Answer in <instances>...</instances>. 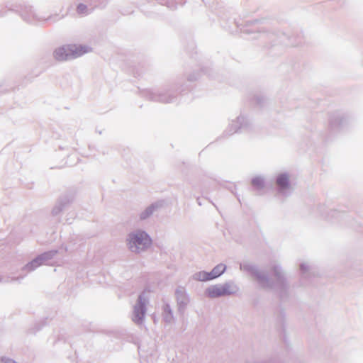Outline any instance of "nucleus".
Listing matches in <instances>:
<instances>
[{
	"label": "nucleus",
	"instance_id": "9d476101",
	"mask_svg": "<svg viewBox=\"0 0 363 363\" xmlns=\"http://www.w3.org/2000/svg\"><path fill=\"white\" fill-rule=\"evenodd\" d=\"M146 218V216H142V218Z\"/></svg>",
	"mask_w": 363,
	"mask_h": 363
},
{
	"label": "nucleus",
	"instance_id": "423d86ee",
	"mask_svg": "<svg viewBox=\"0 0 363 363\" xmlns=\"http://www.w3.org/2000/svg\"><path fill=\"white\" fill-rule=\"evenodd\" d=\"M277 184L281 188H286L289 185V177L286 174H280L277 179Z\"/></svg>",
	"mask_w": 363,
	"mask_h": 363
},
{
	"label": "nucleus",
	"instance_id": "f257e3e1",
	"mask_svg": "<svg viewBox=\"0 0 363 363\" xmlns=\"http://www.w3.org/2000/svg\"><path fill=\"white\" fill-rule=\"evenodd\" d=\"M86 52V50L82 46L77 47L74 45H68L57 48L55 51L54 55L56 60L62 61L72 57H77Z\"/></svg>",
	"mask_w": 363,
	"mask_h": 363
},
{
	"label": "nucleus",
	"instance_id": "1a4fd4ad",
	"mask_svg": "<svg viewBox=\"0 0 363 363\" xmlns=\"http://www.w3.org/2000/svg\"><path fill=\"white\" fill-rule=\"evenodd\" d=\"M252 184L254 186L259 189L262 187L263 182L260 178H255L252 181Z\"/></svg>",
	"mask_w": 363,
	"mask_h": 363
},
{
	"label": "nucleus",
	"instance_id": "7ed1b4c3",
	"mask_svg": "<svg viewBox=\"0 0 363 363\" xmlns=\"http://www.w3.org/2000/svg\"><path fill=\"white\" fill-rule=\"evenodd\" d=\"M231 293L228 284L214 285L208 287L206 291V294L209 298H217Z\"/></svg>",
	"mask_w": 363,
	"mask_h": 363
},
{
	"label": "nucleus",
	"instance_id": "39448f33",
	"mask_svg": "<svg viewBox=\"0 0 363 363\" xmlns=\"http://www.w3.org/2000/svg\"><path fill=\"white\" fill-rule=\"evenodd\" d=\"M225 265L223 264L216 265L210 272L212 279H215L220 276L225 272Z\"/></svg>",
	"mask_w": 363,
	"mask_h": 363
},
{
	"label": "nucleus",
	"instance_id": "20e7f679",
	"mask_svg": "<svg viewBox=\"0 0 363 363\" xmlns=\"http://www.w3.org/2000/svg\"><path fill=\"white\" fill-rule=\"evenodd\" d=\"M142 298H139V303L140 305L135 308L134 315L133 320L135 323H139L142 321L144 315H145V305L142 303Z\"/></svg>",
	"mask_w": 363,
	"mask_h": 363
},
{
	"label": "nucleus",
	"instance_id": "6e6552de",
	"mask_svg": "<svg viewBox=\"0 0 363 363\" xmlns=\"http://www.w3.org/2000/svg\"><path fill=\"white\" fill-rule=\"evenodd\" d=\"M77 11L79 14H84L87 12V7L86 5L81 4L78 5Z\"/></svg>",
	"mask_w": 363,
	"mask_h": 363
},
{
	"label": "nucleus",
	"instance_id": "f03ea898",
	"mask_svg": "<svg viewBox=\"0 0 363 363\" xmlns=\"http://www.w3.org/2000/svg\"><path fill=\"white\" fill-rule=\"evenodd\" d=\"M151 240L145 232H138L130 235L128 247L133 252H138L150 245Z\"/></svg>",
	"mask_w": 363,
	"mask_h": 363
},
{
	"label": "nucleus",
	"instance_id": "0eeeda50",
	"mask_svg": "<svg viewBox=\"0 0 363 363\" xmlns=\"http://www.w3.org/2000/svg\"><path fill=\"white\" fill-rule=\"evenodd\" d=\"M196 279L199 281H205L211 280L212 277L210 272H200L196 274Z\"/></svg>",
	"mask_w": 363,
	"mask_h": 363
}]
</instances>
